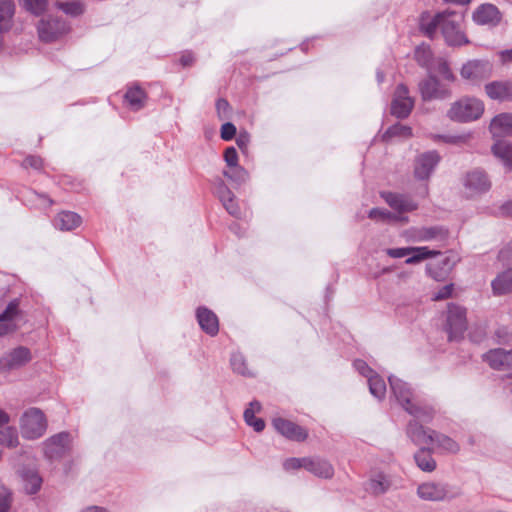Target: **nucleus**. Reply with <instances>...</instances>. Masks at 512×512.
Masks as SVG:
<instances>
[{
  "instance_id": "obj_3",
  "label": "nucleus",
  "mask_w": 512,
  "mask_h": 512,
  "mask_svg": "<svg viewBox=\"0 0 512 512\" xmlns=\"http://www.w3.org/2000/svg\"><path fill=\"white\" fill-rule=\"evenodd\" d=\"M47 429V419L42 410L36 407L27 409L20 418V430L25 439L42 437Z\"/></svg>"
},
{
  "instance_id": "obj_23",
  "label": "nucleus",
  "mask_w": 512,
  "mask_h": 512,
  "mask_svg": "<svg viewBox=\"0 0 512 512\" xmlns=\"http://www.w3.org/2000/svg\"><path fill=\"white\" fill-rule=\"evenodd\" d=\"M196 318L201 329L210 336H215L219 331V322L216 314L206 307H199Z\"/></svg>"
},
{
  "instance_id": "obj_41",
  "label": "nucleus",
  "mask_w": 512,
  "mask_h": 512,
  "mask_svg": "<svg viewBox=\"0 0 512 512\" xmlns=\"http://www.w3.org/2000/svg\"><path fill=\"white\" fill-rule=\"evenodd\" d=\"M20 314L19 301L17 299L9 302L5 310L0 314V322L16 324L15 321Z\"/></svg>"
},
{
  "instance_id": "obj_49",
  "label": "nucleus",
  "mask_w": 512,
  "mask_h": 512,
  "mask_svg": "<svg viewBox=\"0 0 512 512\" xmlns=\"http://www.w3.org/2000/svg\"><path fill=\"white\" fill-rule=\"evenodd\" d=\"M498 344H506L512 340V333L506 327H499L494 332Z\"/></svg>"
},
{
  "instance_id": "obj_26",
  "label": "nucleus",
  "mask_w": 512,
  "mask_h": 512,
  "mask_svg": "<svg viewBox=\"0 0 512 512\" xmlns=\"http://www.w3.org/2000/svg\"><path fill=\"white\" fill-rule=\"evenodd\" d=\"M485 91L493 100H512V82L494 81L485 86Z\"/></svg>"
},
{
  "instance_id": "obj_64",
  "label": "nucleus",
  "mask_w": 512,
  "mask_h": 512,
  "mask_svg": "<svg viewBox=\"0 0 512 512\" xmlns=\"http://www.w3.org/2000/svg\"><path fill=\"white\" fill-rule=\"evenodd\" d=\"M501 59L504 62L512 61V48L500 52Z\"/></svg>"
},
{
  "instance_id": "obj_21",
  "label": "nucleus",
  "mask_w": 512,
  "mask_h": 512,
  "mask_svg": "<svg viewBox=\"0 0 512 512\" xmlns=\"http://www.w3.org/2000/svg\"><path fill=\"white\" fill-rule=\"evenodd\" d=\"M305 470L322 479H331L334 476L333 465L328 460L318 456L307 457Z\"/></svg>"
},
{
  "instance_id": "obj_40",
  "label": "nucleus",
  "mask_w": 512,
  "mask_h": 512,
  "mask_svg": "<svg viewBox=\"0 0 512 512\" xmlns=\"http://www.w3.org/2000/svg\"><path fill=\"white\" fill-rule=\"evenodd\" d=\"M230 364L235 373L247 377L254 376V374L248 369L245 357L241 353L234 352L231 355Z\"/></svg>"
},
{
  "instance_id": "obj_30",
  "label": "nucleus",
  "mask_w": 512,
  "mask_h": 512,
  "mask_svg": "<svg viewBox=\"0 0 512 512\" xmlns=\"http://www.w3.org/2000/svg\"><path fill=\"white\" fill-rule=\"evenodd\" d=\"M125 103L127 106L133 110L138 111L145 106L146 103V93L143 89L138 86L130 87L125 93Z\"/></svg>"
},
{
  "instance_id": "obj_24",
  "label": "nucleus",
  "mask_w": 512,
  "mask_h": 512,
  "mask_svg": "<svg viewBox=\"0 0 512 512\" xmlns=\"http://www.w3.org/2000/svg\"><path fill=\"white\" fill-rule=\"evenodd\" d=\"M490 132L494 138L512 135V113L495 116L490 123Z\"/></svg>"
},
{
  "instance_id": "obj_44",
  "label": "nucleus",
  "mask_w": 512,
  "mask_h": 512,
  "mask_svg": "<svg viewBox=\"0 0 512 512\" xmlns=\"http://www.w3.org/2000/svg\"><path fill=\"white\" fill-rule=\"evenodd\" d=\"M57 7L70 16H78L84 12L83 4L79 1L58 2Z\"/></svg>"
},
{
  "instance_id": "obj_29",
  "label": "nucleus",
  "mask_w": 512,
  "mask_h": 512,
  "mask_svg": "<svg viewBox=\"0 0 512 512\" xmlns=\"http://www.w3.org/2000/svg\"><path fill=\"white\" fill-rule=\"evenodd\" d=\"M409 250V255L405 260L408 265L418 264L440 254L438 250L430 249L427 246H409Z\"/></svg>"
},
{
  "instance_id": "obj_25",
  "label": "nucleus",
  "mask_w": 512,
  "mask_h": 512,
  "mask_svg": "<svg viewBox=\"0 0 512 512\" xmlns=\"http://www.w3.org/2000/svg\"><path fill=\"white\" fill-rule=\"evenodd\" d=\"M418 423H430L435 416V409L428 404H419L414 400L405 408Z\"/></svg>"
},
{
  "instance_id": "obj_47",
  "label": "nucleus",
  "mask_w": 512,
  "mask_h": 512,
  "mask_svg": "<svg viewBox=\"0 0 512 512\" xmlns=\"http://www.w3.org/2000/svg\"><path fill=\"white\" fill-rule=\"evenodd\" d=\"M306 460H307V457H303V458H296V457L288 458V459H286L283 462V469L285 471H288V472L292 471V470L299 469V468L306 469Z\"/></svg>"
},
{
  "instance_id": "obj_17",
  "label": "nucleus",
  "mask_w": 512,
  "mask_h": 512,
  "mask_svg": "<svg viewBox=\"0 0 512 512\" xmlns=\"http://www.w3.org/2000/svg\"><path fill=\"white\" fill-rule=\"evenodd\" d=\"M472 18L478 25L496 26L501 21V12L495 5L486 3L473 12Z\"/></svg>"
},
{
  "instance_id": "obj_10",
  "label": "nucleus",
  "mask_w": 512,
  "mask_h": 512,
  "mask_svg": "<svg viewBox=\"0 0 512 512\" xmlns=\"http://www.w3.org/2000/svg\"><path fill=\"white\" fill-rule=\"evenodd\" d=\"M71 440L68 432H61L48 438L43 443L45 456L50 460L60 458L69 450Z\"/></svg>"
},
{
  "instance_id": "obj_34",
  "label": "nucleus",
  "mask_w": 512,
  "mask_h": 512,
  "mask_svg": "<svg viewBox=\"0 0 512 512\" xmlns=\"http://www.w3.org/2000/svg\"><path fill=\"white\" fill-rule=\"evenodd\" d=\"M15 12L13 0H0V27L9 31Z\"/></svg>"
},
{
  "instance_id": "obj_32",
  "label": "nucleus",
  "mask_w": 512,
  "mask_h": 512,
  "mask_svg": "<svg viewBox=\"0 0 512 512\" xmlns=\"http://www.w3.org/2000/svg\"><path fill=\"white\" fill-rule=\"evenodd\" d=\"M24 482V489L28 494H35L40 490L42 479L34 469H23L20 472Z\"/></svg>"
},
{
  "instance_id": "obj_42",
  "label": "nucleus",
  "mask_w": 512,
  "mask_h": 512,
  "mask_svg": "<svg viewBox=\"0 0 512 512\" xmlns=\"http://www.w3.org/2000/svg\"><path fill=\"white\" fill-rule=\"evenodd\" d=\"M19 443L18 432L14 427H6L0 430V444L9 448L16 447Z\"/></svg>"
},
{
  "instance_id": "obj_50",
  "label": "nucleus",
  "mask_w": 512,
  "mask_h": 512,
  "mask_svg": "<svg viewBox=\"0 0 512 512\" xmlns=\"http://www.w3.org/2000/svg\"><path fill=\"white\" fill-rule=\"evenodd\" d=\"M11 506V493L8 489L0 488V512H7Z\"/></svg>"
},
{
  "instance_id": "obj_48",
  "label": "nucleus",
  "mask_w": 512,
  "mask_h": 512,
  "mask_svg": "<svg viewBox=\"0 0 512 512\" xmlns=\"http://www.w3.org/2000/svg\"><path fill=\"white\" fill-rule=\"evenodd\" d=\"M499 260L506 267L512 266V241L509 242L500 252L498 256Z\"/></svg>"
},
{
  "instance_id": "obj_7",
  "label": "nucleus",
  "mask_w": 512,
  "mask_h": 512,
  "mask_svg": "<svg viewBox=\"0 0 512 512\" xmlns=\"http://www.w3.org/2000/svg\"><path fill=\"white\" fill-rule=\"evenodd\" d=\"M491 71L492 66L488 61L470 60L462 66L460 75L472 84H479L490 77Z\"/></svg>"
},
{
  "instance_id": "obj_12",
  "label": "nucleus",
  "mask_w": 512,
  "mask_h": 512,
  "mask_svg": "<svg viewBox=\"0 0 512 512\" xmlns=\"http://www.w3.org/2000/svg\"><path fill=\"white\" fill-rule=\"evenodd\" d=\"M463 185L466 195L475 197L487 192L491 187V182L483 171L476 169L467 173Z\"/></svg>"
},
{
  "instance_id": "obj_27",
  "label": "nucleus",
  "mask_w": 512,
  "mask_h": 512,
  "mask_svg": "<svg viewBox=\"0 0 512 512\" xmlns=\"http://www.w3.org/2000/svg\"><path fill=\"white\" fill-rule=\"evenodd\" d=\"M54 226L61 231H71L81 224V217L71 211H62L54 219Z\"/></svg>"
},
{
  "instance_id": "obj_36",
  "label": "nucleus",
  "mask_w": 512,
  "mask_h": 512,
  "mask_svg": "<svg viewBox=\"0 0 512 512\" xmlns=\"http://www.w3.org/2000/svg\"><path fill=\"white\" fill-rule=\"evenodd\" d=\"M368 217L377 220L382 221L386 223L391 222H407L408 218L405 216L398 215L396 213H392L386 209L381 208H373L369 211Z\"/></svg>"
},
{
  "instance_id": "obj_63",
  "label": "nucleus",
  "mask_w": 512,
  "mask_h": 512,
  "mask_svg": "<svg viewBox=\"0 0 512 512\" xmlns=\"http://www.w3.org/2000/svg\"><path fill=\"white\" fill-rule=\"evenodd\" d=\"M194 62V56L190 52L184 53L180 58V63L183 67H188Z\"/></svg>"
},
{
  "instance_id": "obj_4",
  "label": "nucleus",
  "mask_w": 512,
  "mask_h": 512,
  "mask_svg": "<svg viewBox=\"0 0 512 512\" xmlns=\"http://www.w3.org/2000/svg\"><path fill=\"white\" fill-rule=\"evenodd\" d=\"M406 242H438L444 243L448 237V231L442 226L411 227L401 233Z\"/></svg>"
},
{
  "instance_id": "obj_46",
  "label": "nucleus",
  "mask_w": 512,
  "mask_h": 512,
  "mask_svg": "<svg viewBox=\"0 0 512 512\" xmlns=\"http://www.w3.org/2000/svg\"><path fill=\"white\" fill-rule=\"evenodd\" d=\"M416 61L423 67H428L431 61V50L428 45H420L414 53Z\"/></svg>"
},
{
  "instance_id": "obj_20",
  "label": "nucleus",
  "mask_w": 512,
  "mask_h": 512,
  "mask_svg": "<svg viewBox=\"0 0 512 512\" xmlns=\"http://www.w3.org/2000/svg\"><path fill=\"white\" fill-rule=\"evenodd\" d=\"M381 197L392 209L398 212V215L404 212H411L417 209L418 206L411 198L402 194L382 192Z\"/></svg>"
},
{
  "instance_id": "obj_9",
  "label": "nucleus",
  "mask_w": 512,
  "mask_h": 512,
  "mask_svg": "<svg viewBox=\"0 0 512 512\" xmlns=\"http://www.w3.org/2000/svg\"><path fill=\"white\" fill-rule=\"evenodd\" d=\"M31 359V351L27 347H16L0 357V370L11 371L19 369L29 363Z\"/></svg>"
},
{
  "instance_id": "obj_62",
  "label": "nucleus",
  "mask_w": 512,
  "mask_h": 512,
  "mask_svg": "<svg viewBox=\"0 0 512 512\" xmlns=\"http://www.w3.org/2000/svg\"><path fill=\"white\" fill-rule=\"evenodd\" d=\"M247 424L253 427L256 432H261L265 428V423L260 418H254L253 420L247 422Z\"/></svg>"
},
{
  "instance_id": "obj_16",
  "label": "nucleus",
  "mask_w": 512,
  "mask_h": 512,
  "mask_svg": "<svg viewBox=\"0 0 512 512\" xmlns=\"http://www.w3.org/2000/svg\"><path fill=\"white\" fill-rule=\"evenodd\" d=\"M406 435L416 445H430L433 444L435 430L425 428L421 423L411 420L407 424Z\"/></svg>"
},
{
  "instance_id": "obj_18",
  "label": "nucleus",
  "mask_w": 512,
  "mask_h": 512,
  "mask_svg": "<svg viewBox=\"0 0 512 512\" xmlns=\"http://www.w3.org/2000/svg\"><path fill=\"white\" fill-rule=\"evenodd\" d=\"M273 426L287 439L303 441L307 438V431L292 421L283 418H276L273 420Z\"/></svg>"
},
{
  "instance_id": "obj_51",
  "label": "nucleus",
  "mask_w": 512,
  "mask_h": 512,
  "mask_svg": "<svg viewBox=\"0 0 512 512\" xmlns=\"http://www.w3.org/2000/svg\"><path fill=\"white\" fill-rule=\"evenodd\" d=\"M224 160L230 168L238 166V154L234 147L231 146L225 149Z\"/></svg>"
},
{
  "instance_id": "obj_5",
  "label": "nucleus",
  "mask_w": 512,
  "mask_h": 512,
  "mask_svg": "<svg viewBox=\"0 0 512 512\" xmlns=\"http://www.w3.org/2000/svg\"><path fill=\"white\" fill-rule=\"evenodd\" d=\"M37 30L40 40L52 42L65 35L69 26L63 19L49 15L39 21Z\"/></svg>"
},
{
  "instance_id": "obj_55",
  "label": "nucleus",
  "mask_w": 512,
  "mask_h": 512,
  "mask_svg": "<svg viewBox=\"0 0 512 512\" xmlns=\"http://www.w3.org/2000/svg\"><path fill=\"white\" fill-rule=\"evenodd\" d=\"M229 108H230V105L227 100L222 99V98L217 100L216 110L221 119H226L229 117V113H228Z\"/></svg>"
},
{
  "instance_id": "obj_11",
  "label": "nucleus",
  "mask_w": 512,
  "mask_h": 512,
  "mask_svg": "<svg viewBox=\"0 0 512 512\" xmlns=\"http://www.w3.org/2000/svg\"><path fill=\"white\" fill-rule=\"evenodd\" d=\"M414 107V100L409 96L405 85L397 86L391 103V113L397 118H406L410 115Z\"/></svg>"
},
{
  "instance_id": "obj_60",
  "label": "nucleus",
  "mask_w": 512,
  "mask_h": 512,
  "mask_svg": "<svg viewBox=\"0 0 512 512\" xmlns=\"http://www.w3.org/2000/svg\"><path fill=\"white\" fill-rule=\"evenodd\" d=\"M236 143L240 149H246L249 143V135L247 133H240L236 138Z\"/></svg>"
},
{
  "instance_id": "obj_57",
  "label": "nucleus",
  "mask_w": 512,
  "mask_h": 512,
  "mask_svg": "<svg viewBox=\"0 0 512 512\" xmlns=\"http://www.w3.org/2000/svg\"><path fill=\"white\" fill-rule=\"evenodd\" d=\"M23 166L25 168L32 167L34 169H41L42 168V159L38 156H28L23 161Z\"/></svg>"
},
{
  "instance_id": "obj_53",
  "label": "nucleus",
  "mask_w": 512,
  "mask_h": 512,
  "mask_svg": "<svg viewBox=\"0 0 512 512\" xmlns=\"http://www.w3.org/2000/svg\"><path fill=\"white\" fill-rule=\"evenodd\" d=\"M236 134V127L231 122L224 123L221 127V138L225 141L232 140Z\"/></svg>"
},
{
  "instance_id": "obj_15",
  "label": "nucleus",
  "mask_w": 512,
  "mask_h": 512,
  "mask_svg": "<svg viewBox=\"0 0 512 512\" xmlns=\"http://www.w3.org/2000/svg\"><path fill=\"white\" fill-rule=\"evenodd\" d=\"M419 89L424 100H444L451 96V90L433 76L423 80L419 84Z\"/></svg>"
},
{
  "instance_id": "obj_54",
  "label": "nucleus",
  "mask_w": 512,
  "mask_h": 512,
  "mask_svg": "<svg viewBox=\"0 0 512 512\" xmlns=\"http://www.w3.org/2000/svg\"><path fill=\"white\" fill-rule=\"evenodd\" d=\"M409 247H398V248H387L385 249V253L394 259H399L403 257H407L409 255Z\"/></svg>"
},
{
  "instance_id": "obj_19",
  "label": "nucleus",
  "mask_w": 512,
  "mask_h": 512,
  "mask_svg": "<svg viewBox=\"0 0 512 512\" xmlns=\"http://www.w3.org/2000/svg\"><path fill=\"white\" fill-rule=\"evenodd\" d=\"M216 195L230 215L236 218L241 216V210L235 201L233 192L226 186L222 179H218L217 181Z\"/></svg>"
},
{
  "instance_id": "obj_37",
  "label": "nucleus",
  "mask_w": 512,
  "mask_h": 512,
  "mask_svg": "<svg viewBox=\"0 0 512 512\" xmlns=\"http://www.w3.org/2000/svg\"><path fill=\"white\" fill-rule=\"evenodd\" d=\"M369 391L377 399L381 400L386 394V384L381 376L377 373L369 376L368 379Z\"/></svg>"
},
{
  "instance_id": "obj_33",
  "label": "nucleus",
  "mask_w": 512,
  "mask_h": 512,
  "mask_svg": "<svg viewBox=\"0 0 512 512\" xmlns=\"http://www.w3.org/2000/svg\"><path fill=\"white\" fill-rule=\"evenodd\" d=\"M431 445L434 449H441L448 453H457L460 450L459 444L454 439L436 430L435 435H433V444Z\"/></svg>"
},
{
  "instance_id": "obj_6",
  "label": "nucleus",
  "mask_w": 512,
  "mask_h": 512,
  "mask_svg": "<svg viewBox=\"0 0 512 512\" xmlns=\"http://www.w3.org/2000/svg\"><path fill=\"white\" fill-rule=\"evenodd\" d=\"M482 360L495 371L512 373V349H490L482 355Z\"/></svg>"
},
{
  "instance_id": "obj_35",
  "label": "nucleus",
  "mask_w": 512,
  "mask_h": 512,
  "mask_svg": "<svg viewBox=\"0 0 512 512\" xmlns=\"http://www.w3.org/2000/svg\"><path fill=\"white\" fill-rule=\"evenodd\" d=\"M417 466L424 472H432L436 468V462L427 448H420L414 455Z\"/></svg>"
},
{
  "instance_id": "obj_31",
  "label": "nucleus",
  "mask_w": 512,
  "mask_h": 512,
  "mask_svg": "<svg viewBox=\"0 0 512 512\" xmlns=\"http://www.w3.org/2000/svg\"><path fill=\"white\" fill-rule=\"evenodd\" d=\"M492 152L508 169H512V145L505 141H496L492 146Z\"/></svg>"
},
{
  "instance_id": "obj_13",
  "label": "nucleus",
  "mask_w": 512,
  "mask_h": 512,
  "mask_svg": "<svg viewBox=\"0 0 512 512\" xmlns=\"http://www.w3.org/2000/svg\"><path fill=\"white\" fill-rule=\"evenodd\" d=\"M440 161L436 151H428L418 155L414 161V176L418 180H427Z\"/></svg>"
},
{
  "instance_id": "obj_58",
  "label": "nucleus",
  "mask_w": 512,
  "mask_h": 512,
  "mask_svg": "<svg viewBox=\"0 0 512 512\" xmlns=\"http://www.w3.org/2000/svg\"><path fill=\"white\" fill-rule=\"evenodd\" d=\"M452 290H453V286L452 285H446L444 287H442L434 296V299L435 300H442V299H446L448 298L451 293H452Z\"/></svg>"
},
{
  "instance_id": "obj_45",
  "label": "nucleus",
  "mask_w": 512,
  "mask_h": 512,
  "mask_svg": "<svg viewBox=\"0 0 512 512\" xmlns=\"http://www.w3.org/2000/svg\"><path fill=\"white\" fill-rule=\"evenodd\" d=\"M223 175L238 184L245 182L248 178L247 171L239 165L236 167H231L230 171H223Z\"/></svg>"
},
{
  "instance_id": "obj_22",
  "label": "nucleus",
  "mask_w": 512,
  "mask_h": 512,
  "mask_svg": "<svg viewBox=\"0 0 512 512\" xmlns=\"http://www.w3.org/2000/svg\"><path fill=\"white\" fill-rule=\"evenodd\" d=\"M391 391L399 404L405 409L413 400V392L409 385L395 376L388 378Z\"/></svg>"
},
{
  "instance_id": "obj_8",
  "label": "nucleus",
  "mask_w": 512,
  "mask_h": 512,
  "mask_svg": "<svg viewBox=\"0 0 512 512\" xmlns=\"http://www.w3.org/2000/svg\"><path fill=\"white\" fill-rule=\"evenodd\" d=\"M466 329V309L455 304H450L447 311V330L449 333V339L453 340L459 338L463 335Z\"/></svg>"
},
{
  "instance_id": "obj_28",
  "label": "nucleus",
  "mask_w": 512,
  "mask_h": 512,
  "mask_svg": "<svg viewBox=\"0 0 512 512\" xmlns=\"http://www.w3.org/2000/svg\"><path fill=\"white\" fill-rule=\"evenodd\" d=\"M495 295H505L512 292V266L499 273L491 283Z\"/></svg>"
},
{
  "instance_id": "obj_2",
  "label": "nucleus",
  "mask_w": 512,
  "mask_h": 512,
  "mask_svg": "<svg viewBox=\"0 0 512 512\" xmlns=\"http://www.w3.org/2000/svg\"><path fill=\"white\" fill-rule=\"evenodd\" d=\"M484 112L481 100L465 96L453 102L447 111V117L455 122L467 123L479 119Z\"/></svg>"
},
{
  "instance_id": "obj_56",
  "label": "nucleus",
  "mask_w": 512,
  "mask_h": 512,
  "mask_svg": "<svg viewBox=\"0 0 512 512\" xmlns=\"http://www.w3.org/2000/svg\"><path fill=\"white\" fill-rule=\"evenodd\" d=\"M438 72L448 81H454L455 76L445 61H440L438 65Z\"/></svg>"
},
{
  "instance_id": "obj_1",
  "label": "nucleus",
  "mask_w": 512,
  "mask_h": 512,
  "mask_svg": "<svg viewBox=\"0 0 512 512\" xmlns=\"http://www.w3.org/2000/svg\"><path fill=\"white\" fill-rule=\"evenodd\" d=\"M464 14L452 10H445L431 16L423 12L419 19L420 30L430 39H433L440 29L445 43L450 47H461L470 43L464 31Z\"/></svg>"
},
{
  "instance_id": "obj_39",
  "label": "nucleus",
  "mask_w": 512,
  "mask_h": 512,
  "mask_svg": "<svg viewBox=\"0 0 512 512\" xmlns=\"http://www.w3.org/2000/svg\"><path fill=\"white\" fill-rule=\"evenodd\" d=\"M390 480L383 473H377L370 479L369 489L373 494L379 495L385 493L390 487Z\"/></svg>"
},
{
  "instance_id": "obj_52",
  "label": "nucleus",
  "mask_w": 512,
  "mask_h": 512,
  "mask_svg": "<svg viewBox=\"0 0 512 512\" xmlns=\"http://www.w3.org/2000/svg\"><path fill=\"white\" fill-rule=\"evenodd\" d=\"M353 365L361 375L367 378V380L369 379V376H372L376 373L363 360L357 359L354 361Z\"/></svg>"
},
{
  "instance_id": "obj_59",
  "label": "nucleus",
  "mask_w": 512,
  "mask_h": 512,
  "mask_svg": "<svg viewBox=\"0 0 512 512\" xmlns=\"http://www.w3.org/2000/svg\"><path fill=\"white\" fill-rule=\"evenodd\" d=\"M16 324H9L7 322H0V337L5 336L16 329Z\"/></svg>"
},
{
  "instance_id": "obj_61",
  "label": "nucleus",
  "mask_w": 512,
  "mask_h": 512,
  "mask_svg": "<svg viewBox=\"0 0 512 512\" xmlns=\"http://www.w3.org/2000/svg\"><path fill=\"white\" fill-rule=\"evenodd\" d=\"M34 196L37 198L39 205L42 207H49L53 204V200L50 199L47 195L34 193Z\"/></svg>"
},
{
  "instance_id": "obj_14",
  "label": "nucleus",
  "mask_w": 512,
  "mask_h": 512,
  "mask_svg": "<svg viewBox=\"0 0 512 512\" xmlns=\"http://www.w3.org/2000/svg\"><path fill=\"white\" fill-rule=\"evenodd\" d=\"M418 496L426 501H443L454 497L448 486L438 482H425L417 488Z\"/></svg>"
},
{
  "instance_id": "obj_43",
  "label": "nucleus",
  "mask_w": 512,
  "mask_h": 512,
  "mask_svg": "<svg viewBox=\"0 0 512 512\" xmlns=\"http://www.w3.org/2000/svg\"><path fill=\"white\" fill-rule=\"evenodd\" d=\"M20 4L34 15L42 14L47 8V0H19Z\"/></svg>"
},
{
  "instance_id": "obj_38",
  "label": "nucleus",
  "mask_w": 512,
  "mask_h": 512,
  "mask_svg": "<svg viewBox=\"0 0 512 512\" xmlns=\"http://www.w3.org/2000/svg\"><path fill=\"white\" fill-rule=\"evenodd\" d=\"M412 136V129L409 126L397 123L389 127L382 138L385 141H388L392 138H410Z\"/></svg>"
}]
</instances>
